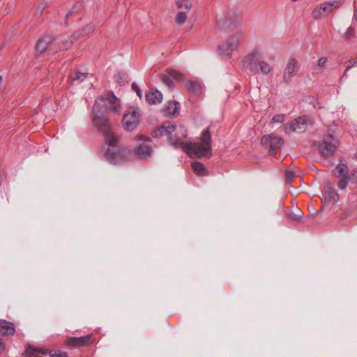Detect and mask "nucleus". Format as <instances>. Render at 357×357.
I'll return each mask as SVG.
<instances>
[{
	"label": "nucleus",
	"mask_w": 357,
	"mask_h": 357,
	"mask_svg": "<svg viewBox=\"0 0 357 357\" xmlns=\"http://www.w3.org/2000/svg\"><path fill=\"white\" fill-rule=\"evenodd\" d=\"M151 135L157 138L165 136L170 146L175 149H181L190 157L195 155L202 158L211 155L212 139L208 127L202 131L199 142H185L184 139L188 136L186 129L183 126H176L169 121L155 128L151 132Z\"/></svg>",
	"instance_id": "obj_1"
},
{
	"label": "nucleus",
	"mask_w": 357,
	"mask_h": 357,
	"mask_svg": "<svg viewBox=\"0 0 357 357\" xmlns=\"http://www.w3.org/2000/svg\"><path fill=\"white\" fill-rule=\"evenodd\" d=\"M121 109V100L112 91H108L96 99L92 112H119Z\"/></svg>",
	"instance_id": "obj_2"
},
{
	"label": "nucleus",
	"mask_w": 357,
	"mask_h": 357,
	"mask_svg": "<svg viewBox=\"0 0 357 357\" xmlns=\"http://www.w3.org/2000/svg\"><path fill=\"white\" fill-rule=\"evenodd\" d=\"M72 42L66 40L58 43H54V38L52 36H45L39 39L36 45L37 53L42 54L45 51L50 50L53 52L57 51L66 50L72 46Z\"/></svg>",
	"instance_id": "obj_3"
},
{
	"label": "nucleus",
	"mask_w": 357,
	"mask_h": 357,
	"mask_svg": "<svg viewBox=\"0 0 357 357\" xmlns=\"http://www.w3.org/2000/svg\"><path fill=\"white\" fill-rule=\"evenodd\" d=\"M92 122L98 131L103 135L105 141H110L114 133L105 113H93Z\"/></svg>",
	"instance_id": "obj_4"
},
{
	"label": "nucleus",
	"mask_w": 357,
	"mask_h": 357,
	"mask_svg": "<svg viewBox=\"0 0 357 357\" xmlns=\"http://www.w3.org/2000/svg\"><path fill=\"white\" fill-rule=\"evenodd\" d=\"M339 145L338 139L333 135H326L318 145L319 151L321 155L328 158L333 155Z\"/></svg>",
	"instance_id": "obj_5"
},
{
	"label": "nucleus",
	"mask_w": 357,
	"mask_h": 357,
	"mask_svg": "<svg viewBox=\"0 0 357 357\" xmlns=\"http://www.w3.org/2000/svg\"><path fill=\"white\" fill-rule=\"evenodd\" d=\"M341 5L342 1L339 0L326 1L315 7L312 10V15L316 20L323 18L338 8Z\"/></svg>",
	"instance_id": "obj_6"
},
{
	"label": "nucleus",
	"mask_w": 357,
	"mask_h": 357,
	"mask_svg": "<svg viewBox=\"0 0 357 357\" xmlns=\"http://www.w3.org/2000/svg\"><path fill=\"white\" fill-rule=\"evenodd\" d=\"M136 140L138 141V144L134 149L135 153L142 158H149L152 153V147L148 144L151 142V138L144 135H138Z\"/></svg>",
	"instance_id": "obj_7"
},
{
	"label": "nucleus",
	"mask_w": 357,
	"mask_h": 357,
	"mask_svg": "<svg viewBox=\"0 0 357 357\" xmlns=\"http://www.w3.org/2000/svg\"><path fill=\"white\" fill-rule=\"evenodd\" d=\"M242 38L241 33L237 32L231 35L225 43L219 46L220 53L222 56H230L234 50L238 48L239 42Z\"/></svg>",
	"instance_id": "obj_8"
},
{
	"label": "nucleus",
	"mask_w": 357,
	"mask_h": 357,
	"mask_svg": "<svg viewBox=\"0 0 357 357\" xmlns=\"http://www.w3.org/2000/svg\"><path fill=\"white\" fill-rule=\"evenodd\" d=\"M105 142L108 144V148L105 153L107 160L112 164H116L123 160V153L119 146L116 144V137L113 135V137L110 141L109 140Z\"/></svg>",
	"instance_id": "obj_9"
},
{
	"label": "nucleus",
	"mask_w": 357,
	"mask_h": 357,
	"mask_svg": "<svg viewBox=\"0 0 357 357\" xmlns=\"http://www.w3.org/2000/svg\"><path fill=\"white\" fill-rule=\"evenodd\" d=\"M260 53L258 50H254L245 56L242 60L243 68L248 69L252 73H259L258 63L259 62Z\"/></svg>",
	"instance_id": "obj_10"
},
{
	"label": "nucleus",
	"mask_w": 357,
	"mask_h": 357,
	"mask_svg": "<svg viewBox=\"0 0 357 357\" xmlns=\"http://www.w3.org/2000/svg\"><path fill=\"white\" fill-rule=\"evenodd\" d=\"M283 139L274 134L264 135L261 139V144L269 149V152L273 155L276 150L283 144Z\"/></svg>",
	"instance_id": "obj_11"
},
{
	"label": "nucleus",
	"mask_w": 357,
	"mask_h": 357,
	"mask_svg": "<svg viewBox=\"0 0 357 357\" xmlns=\"http://www.w3.org/2000/svg\"><path fill=\"white\" fill-rule=\"evenodd\" d=\"M140 122V113H125L122 119L123 128L132 132L135 130Z\"/></svg>",
	"instance_id": "obj_12"
},
{
	"label": "nucleus",
	"mask_w": 357,
	"mask_h": 357,
	"mask_svg": "<svg viewBox=\"0 0 357 357\" xmlns=\"http://www.w3.org/2000/svg\"><path fill=\"white\" fill-rule=\"evenodd\" d=\"M298 63L294 58H290L284 68L282 81L289 84L298 70Z\"/></svg>",
	"instance_id": "obj_13"
},
{
	"label": "nucleus",
	"mask_w": 357,
	"mask_h": 357,
	"mask_svg": "<svg viewBox=\"0 0 357 357\" xmlns=\"http://www.w3.org/2000/svg\"><path fill=\"white\" fill-rule=\"evenodd\" d=\"M95 339L92 334L83 337H73L67 339L66 342L69 346L73 347H81L88 346L94 342Z\"/></svg>",
	"instance_id": "obj_14"
},
{
	"label": "nucleus",
	"mask_w": 357,
	"mask_h": 357,
	"mask_svg": "<svg viewBox=\"0 0 357 357\" xmlns=\"http://www.w3.org/2000/svg\"><path fill=\"white\" fill-rule=\"evenodd\" d=\"M183 75L181 73L173 70H167L160 76L162 82L169 88L173 86L174 80L180 81Z\"/></svg>",
	"instance_id": "obj_15"
},
{
	"label": "nucleus",
	"mask_w": 357,
	"mask_h": 357,
	"mask_svg": "<svg viewBox=\"0 0 357 357\" xmlns=\"http://www.w3.org/2000/svg\"><path fill=\"white\" fill-rule=\"evenodd\" d=\"M145 99L148 104L156 105L162 100V93L156 89L151 88L145 93Z\"/></svg>",
	"instance_id": "obj_16"
},
{
	"label": "nucleus",
	"mask_w": 357,
	"mask_h": 357,
	"mask_svg": "<svg viewBox=\"0 0 357 357\" xmlns=\"http://www.w3.org/2000/svg\"><path fill=\"white\" fill-rule=\"evenodd\" d=\"M308 121L309 119L307 116L305 115L303 116H301L293 121L290 123L289 128L294 132H302L305 128V126L307 124Z\"/></svg>",
	"instance_id": "obj_17"
},
{
	"label": "nucleus",
	"mask_w": 357,
	"mask_h": 357,
	"mask_svg": "<svg viewBox=\"0 0 357 357\" xmlns=\"http://www.w3.org/2000/svg\"><path fill=\"white\" fill-rule=\"evenodd\" d=\"M188 91L195 96H200L203 93L202 86L197 81L189 80L185 83Z\"/></svg>",
	"instance_id": "obj_18"
},
{
	"label": "nucleus",
	"mask_w": 357,
	"mask_h": 357,
	"mask_svg": "<svg viewBox=\"0 0 357 357\" xmlns=\"http://www.w3.org/2000/svg\"><path fill=\"white\" fill-rule=\"evenodd\" d=\"M14 325L6 320H0V333L4 335H12L15 333Z\"/></svg>",
	"instance_id": "obj_19"
},
{
	"label": "nucleus",
	"mask_w": 357,
	"mask_h": 357,
	"mask_svg": "<svg viewBox=\"0 0 357 357\" xmlns=\"http://www.w3.org/2000/svg\"><path fill=\"white\" fill-rule=\"evenodd\" d=\"M47 350L36 349L33 347L29 346L24 351L25 357H41L40 354L46 355Z\"/></svg>",
	"instance_id": "obj_20"
},
{
	"label": "nucleus",
	"mask_w": 357,
	"mask_h": 357,
	"mask_svg": "<svg viewBox=\"0 0 357 357\" xmlns=\"http://www.w3.org/2000/svg\"><path fill=\"white\" fill-rule=\"evenodd\" d=\"M339 199V195L335 189L331 187H326L325 188V196L324 199L328 202H336Z\"/></svg>",
	"instance_id": "obj_21"
},
{
	"label": "nucleus",
	"mask_w": 357,
	"mask_h": 357,
	"mask_svg": "<svg viewBox=\"0 0 357 357\" xmlns=\"http://www.w3.org/2000/svg\"><path fill=\"white\" fill-rule=\"evenodd\" d=\"M87 75V73H82L81 71L77 70L71 73L69 76V79L72 84H74L76 82L80 83L86 78Z\"/></svg>",
	"instance_id": "obj_22"
},
{
	"label": "nucleus",
	"mask_w": 357,
	"mask_h": 357,
	"mask_svg": "<svg viewBox=\"0 0 357 357\" xmlns=\"http://www.w3.org/2000/svg\"><path fill=\"white\" fill-rule=\"evenodd\" d=\"M348 172V167L345 163L343 162L342 160L338 164V165L333 170V173L335 176L337 178L339 177H344L347 176L346 174Z\"/></svg>",
	"instance_id": "obj_23"
},
{
	"label": "nucleus",
	"mask_w": 357,
	"mask_h": 357,
	"mask_svg": "<svg viewBox=\"0 0 357 357\" xmlns=\"http://www.w3.org/2000/svg\"><path fill=\"white\" fill-rule=\"evenodd\" d=\"M192 168L194 172L198 176H204L206 174V169L204 164L199 162H195L192 164Z\"/></svg>",
	"instance_id": "obj_24"
},
{
	"label": "nucleus",
	"mask_w": 357,
	"mask_h": 357,
	"mask_svg": "<svg viewBox=\"0 0 357 357\" xmlns=\"http://www.w3.org/2000/svg\"><path fill=\"white\" fill-rule=\"evenodd\" d=\"M114 79L120 86H124L128 82V75L126 73H118L114 75Z\"/></svg>",
	"instance_id": "obj_25"
},
{
	"label": "nucleus",
	"mask_w": 357,
	"mask_h": 357,
	"mask_svg": "<svg viewBox=\"0 0 357 357\" xmlns=\"http://www.w3.org/2000/svg\"><path fill=\"white\" fill-rule=\"evenodd\" d=\"M258 67L259 73H261L264 75L268 74L272 70V68L270 66V65L264 61H259Z\"/></svg>",
	"instance_id": "obj_26"
},
{
	"label": "nucleus",
	"mask_w": 357,
	"mask_h": 357,
	"mask_svg": "<svg viewBox=\"0 0 357 357\" xmlns=\"http://www.w3.org/2000/svg\"><path fill=\"white\" fill-rule=\"evenodd\" d=\"M180 110V103L176 100L169 101L165 109V112H178Z\"/></svg>",
	"instance_id": "obj_27"
},
{
	"label": "nucleus",
	"mask_w": 357,
	"mask_h": 357,
	"mask_svg": "<svg viewBox=\"0 0 357 357\" xmlns=\"http://www.w3.org/2000/svg\"><path fill=\"white\" fill-rule=\"evenodd\" d=\"M175 3L179 9L189 10L192 7V3L189 0H176Z\"/></svg>",
	"instance_id": "obj_28"
},
{
	"label": "nucleus",
	"mask_w": 357,
	"mask_h": 357,
	"mask_svg": "<svg viewBox=\"0 0 357 357\" xmlns=\"http://www.w3.org/2000/svg\"><path fill=\"white\" fill-rule=\"evenodd\" d=\"M188 18V15L185 11L178 12L175 17V21L178 24H183Z\"/></svg>",
	"instance_id": "obj_29"
},
{
	"label": "nucleus",
	"mask_w": 357,
	"mask_h": 357,
	"mask_svg": "<svg viewBox=\"0 0 357 357\" xmlns=\"http://www.w3.org/2000/svg\"><path fill=\"white\" fill-rule=\"evenodd\" d=\"M354 29L352 26H349L343 36L344 40H351L354 36Z\"/></svg>",
	"instance_id": "obj_30"
},
{
	"label": "nucleus",
	"mask_w": 357,
	"mask_h": 357,
	"mask_svg": "<svg viewBox=\"0 0 357 357\" xmlns=\"http://www.w3.org/2000/svg\"><path fill=\"white\" fill-rule=\"evenodd\" d=\"M348 176L342 177L337 183V186L340 190L346 189L348 184Z\"/></svg>",
	"instance_id": "obj_31"
},
{
	"label": "nucleus",
	"mask_w": 357,
	"mask_h": 357,
	"mask_svg": "<svg viewBox=\"0 0 357 357\" xmlns=\"http://www.w3.org/2000/svg\"><path fill=\"white\" fill-rule=\"evenodd\" d=\"M132 89L137 93V96L139 98H142L143 94H142V90L139 89V87L138 86V85L136 84V83H132Z\"/></svg>",
	"instance_id": "obj_32"
},
{
	"label": "nucleus",
	"mask_w": 357,
	"mask_h": 357,
	"mask_svg": "<svg viewBox=\"0 0 357 357\" xmlns=\"http://www.w3.org/2000/svg\"><path fill=\"white\" fill-rule=\"evenodd\" d=\"M348 178L351 183H357V167L353 170L351 174L348 176Z\"/></svg>",
	"instance_id": "obj_33"
},
{
	"label": "nucleus",
	"mask_w": 357,
	"mask_h": 357,
	"mask_svg": "<svg viewBox=\"0 0 357 357\" xmlns=\"http://www.w3.org/2000/svg\"><path fill=\"white\" fill-rule=\"evenodd\" d=\"M327 60H328V59L326 56L319 58V59L318 60V63H317L318 66L319 68H323L326 65Z\"/></svg>",
	"instance_id": "obj_34"
},
{
	"label": "nucleus",
	"mask_w": 357,
	"mask_h": 357,
	"mask_svg": "<svg viewBox=\"0 0 357 357\" xmlns=\"http://www.w3.org/2000/svg\"><path fill=\"white\" fill-rule=\"evenodd\" d=\"M298 213H291L289 214V218L294 220H299L301 218V211H298Z\"/></svg>",
	"instance_id": "obj_35"
},
{
	"label": "nucleus",
	"mask_w": 357,
	"mask_h": 357,
	"mask_svg": "<svg viewBox=\"0 0 357 357\" xmlns=\"http://www.w3.org/2000/svg\"><path fill=\"white\" fill-rule=\"evenodd\" d=\"M50 357H67L66 354L65 353L59 352V354L57 353V351H50Z\"/></svg>",
	"instance_id": "obj_36"
},
{
	"label": "nucleus",
	"mask_w": 357,
	"mask_h": 357,
	"mask_svg": "<svg viewBox=\"0 0 357 357\" xmlns=\"http://www.w3.org/2000/svg\"><path fill=\"white\" fill-rule=\"evenodd\" d=\"M285 176H286V179L287 181H291V179L294 178V174L293 172L291 171H289V170H287L286 172H285Z\"/></svg>",
	"instance_id": "obj_37"
},
{
	"label": "nucleus",
	"mask_w": 357,
	"mask_h": 357,
	"mask_svg": "<svg viewBox=\"0 0 357 357\" xmlns=\"http://www.w3.org/2000/svg\"><path fill=\"white\" fill-rule=\"evenodd\" d=\"M283 119H284V116L282 114H277L273 116L272 121L273 122L280 123L283 121Z\"/></svg>",
	"instance_id": "obj_38"
},
{
	"label": "nucleus",
	"mask_w": 357,
	"mask_h": 357,
	"mask_svg": "<svg viewBox=\"0 0 357 357\" xmlns=\"http://www.w3.org/2000/svg\"><path fill=\"white\" fill-rule=\"evenodd\" d=\"M352 67H353V66H347V67L346 68V69H345V70H344V74H343V75H342V79L347 76L348 70H349V69H351Z\"/></svg>",
	"instance_id": "obj_39"
},
{
	"label": "nucleus",
	"mask_w": 357,
	"mask_h": 357,
	"mask_svg": "<svg viewBox=\"0 0 357 357\" xmlns=\"http://www.w3.org/2000/svg\"><path fill=\"white\" fill-rule=\"evenodd\" d=\"M357 18V8L355 10L354 15V19L355 20Z\"/></svg>",
	"instance_id": "obj_40"
},
{
	"label": "nucleus",
	"mask_w": 357,
	"mask_h": 357,
	"mask_svg": "<svg viewBox=\"0 0 357 357\" xmlns=\"http://www.w3.org/2000/svg\"><path fill=\"white\" fill-rule=\"evenodd\" d=\"M351 66H357V59L354 61V63Z\"/></svg>",
	"instance_id": "obj_41"
},
{
	"label": "nucleus",
	"mask_w": 357,
	"mask_h": 357,
	"mask_svg": "<svg viewBox=\"0 0 357 357\" xmlns=\"http://www.w3.org/2000/svg\"><path fill=\"white\" fill-rule=\"evenodd\" d=\"M2 79H3L2 76L0 75V83L2 82Z\"/></svg>",
	"instance_id": "obj_42"
},
{
	"label": "nucleus",
	"mask_w": 357,
	"mask_h": 357,
	"mask_svg": "<svg viewBox=\"0 0 357 357\" xmlns=\"http://www.w3.org/2000/svg\"><path fill=\"white\" fill-rule=\"evenodd\" d=\"M356 158H357V153H356Z\"/></svg>",
	"instance_id": "obj_43"
},
{
	"label": "nucleus",
	"mask_w": 357,
	"mask_h": 357,
	"mask_svg": "<svg viewBox=\"0 0 357 357\" xmlns=\"http://www.w3.org/2000/svg\"><path fill=\"white\" fill-rule=\"evenodd\" d=\"M355 20H356V21H357V17L355 19Z\"/></svg>",
	"instance_id": "obj_44"
}]
</instances>
